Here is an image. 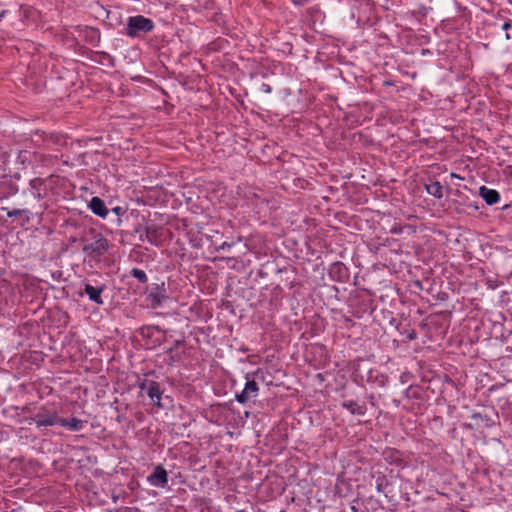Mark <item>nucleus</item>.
I'll return each instance as SVG.
<instances>
[{
    "label": "nucleus",
    "mask_w": 512,
    "mask_h": 512,
    "mask_svg": "<svg viewBox=\"0 0 512 512\" xmlns=\"http://www.w3.org/2000/svg\"><path fill=\"white\" fill-rule=\"evenodd\" d=\"M61 417L56 411H49L47 409H41L35 415L26 419L30 424L35 423L38 429L42 427L55 426L60 424Z\"/></svg>",
    "instance_id": "7ed1b4c3"
},
{
    "label": "nucleus",
    "mask_w": 512,
    "mask_h": 512,
    "mask_svg": "<svg viewBox=\"0 0 512 512\" xmlns=\"http://www.w3.org/2000/svg\"><path fill=\"white\" fill-rule=\"evenodd\" d=\"M112 212H114L118 216L116 222L117 226H120L122 222L120 217L125 213V210L120 206H116L112 209Z\"/></svg>",
    "instance_id": "6ab92c4d"
},
{
    "label": "nucleus",
    "mask_w": 512,
    "mask_h": 512,
    "mask_svg": "<svg viewBox=\"0 0 512 512\" xmlns=\"http://www.w3.org/2000/svg\"><path fill=\"white\" fill-rule=\"evenodd\" d=\"M117 499H118V497H116V496H115V497H113V501H114V502H116V501H117Z\"/></svg>",
    "instance_id": "2f4dec72"
},
{
    "label": "nucleus",
    "mask_w": 512,
    "mask_h": 512,
    "mask_svg": "<svg viewBox=\"0 0 512 512\" xmlns=\"http://www.w3.org/2000/svg\"><path fill=\"white\" fill-rule=\"evenodd\" d=\"M342 406L354 415H363L365 413L364 405L354 400H345Z\"/></svg>",
    "instance_id": "4468645a"
},
{
    "label": "nucleus",
    "mask_w": 512,
    "mask_h": 512,
    "mask_svg": "<svg viewBox=\"0 0 512 512\" xmlns=\"http://www.w3.org/2000/svg\"><path fill=\"white\" fill-rule=\"evenodd\" d=\"M45 180L39 177L29 181V192L37 200L41 201L45 197Z\"/></svg>",
    "instance_id": "1a4fd4ad"
},
{
    "label": "nucleus",
    "mask_w": 512,
    "mask_h": 512,
    "mask_svg": "<svg viewBox=\"0 0 512 512\" xmlns=\"http://www.w3.org/2000/svg\"><path fill=\"white\" fill-rule=\"evenodd\" d=\"M236 512H247V511H245V510H238V511H236Z\"/></svg>",
    "instance_id": "473e14b6"
},
{
    "label": "nucleus",
    "mask_w": 512,
    "mask_h": 512,
    "mask_svg": "<svg viewBox=\"0 0 512 512\" xmlns=\"http://www.w3.org/2000/svg\"><path fill=\"white\" fill-rule=\"evenodd\" d=\"M105 289V285L95 287L89 283H86L84 287V292L88 296L90 301L94 302L97 305H103L104 301L102 298V293L104 292Z\"/></svg>",
    "instance_id": "9d476101"
},
{
    "label": "nucleus",
    "mask_w": 512,
    "mask_h": 512,
    "mask_svg": "<svg viewBox=\"0 0 512 512\" xmlns=\"http://www.w3.org/2000/svg\"><path fill=\"white\" fill-rule=\"evenodd\" d=\"M390 323H391V324H394V323H396V320H395V319H392V320L390 321Z\"/></svg>",
    "instance_id": "7c9ffc66"
},
{
    "label": "nucleus",
    "mask_w": 512,
    "mask_h": 512,
    "mask_svg": "<svg viewBox=\"0 0 512 512\" xmlns=\"http://www.w3.org/2000/svg\"><path fill=\"white\" fill-rule=\"evenodd\" d=\"M246 383L243 390L240 393H236L235 399L240 404H246L250 399L256 398L259 392V386L254 379L249 378V374H246Z\"/></svg>",
    "instance_id": "39448f33"
},
{
    "label": "nucleus",
    "mask_w": 512,
    "mask_h": 512,
    "mask_svg": "<svg viewBox=\"0 0 512 512\" xmlns=\"http://www.w3.org/2000/svg\"><path fill=\"white\" fill-rule=\"evenodd\" d=\"M376 483H377V489H378V491H381L382 484H381V483H379V479H377Z\"/></svg>",
    "instance_id": "cd10ccee"
},
{
    "label": "nucleus",
    "mask_w": 512,
    "mask_h": 512,
    "mask_svg": "<svg viewBox=\"0 0 512 512\" xmlns=\"http://www.w3.org/2000/svg\"><path fill=\"white\" fill-rule=\"evenodd\" d=\"M233 246V243H229V242H223L218 248L217 250L220 251V250H227V249H230L231 247Z\"/></svg>",
    "instance_id": "5701e85b"
},
{
    "label": "nucleus",
    "mask_w": 512,
    "mask_h": 512,
    "mask_svg": "<svg viewBox=\"0 0 512 512\" xmlns=\"http://www.w3.org/2000/svg\"><path fill=\"white\" fill-rule=\"evenodd\" d=\"M168 298L164 282L153 283L147 293V300L154 309L161 307Z\"/></svg>",
    "instance_id": "20e7f679"
},
{
    "label": "nucleus",
    "mask_w": 512,
    "mask_h": 512,
    "mask_svg": "<svg viewBox=\"0 0 512 512\" xmlns=\"http://www.w3.org/2000/svg\"><path fill=\"white\" fill-rule=\"evenodd\" d=\"M8 11L7 10H1L0 11V21L7 15Z\"/></svg>",
    "instance_id": "a878e982"
},
{
    "label": "nucleus",
    "mask_w": 512,
    "mask_h": 512,
    "mask_svg": "<svg viewBox=\"0 0 512 512\" xmlns=\"http://www.w3.org/2000/svg\"><path fill=\"white\" fill-rule=\"evenodd\" d=\"M385 453H386V462L388 461V458H391L390 463H397L398 457L394 458V456H393L394 455V451L386 449Z\"/></svg>",
    "instance_id": "aec40b11"
},
{
    "label": "nucleus",
    "mask_w": 512,
    "mask_h": 512,
    "mask_svg": "<svg viewBox=\"0 0 512 512\" xmlns=\"http://www.w3.org/2000/svg\"><path fill=\"white\" fill-rule=\"evenodd\" d=\"M154 382L155 381L153 380L143 379L139 382L138 387L141 391L147 392L149 390V386H151Z\"/></svg>",
    "instance_id": "a211bd4d"
},
{
    "label": "nucleus",
    "mask_w": 512,
    "mask_h": 512,
    "mask_svg": "<svg viewBox=\"0 0 512 512\" xmlns=\"http://www.w3.org/2000/svg\"><path fill=\"white\" fill-rule=\"evenodd\" d=\"M162 228L157 224H148L145 227V234L140 236L141 241H147L151 245L159 246L161 244Z\"/></svg>",
    "instance_id": "0eeeda50"
},
{
    "label": "nucleus",
    "mask_w": 512,
    "mask_h": 512,
    "mask_svg": "<svg viewBox=\"0 0 512 512\" xmlns=\"http://www.w3.org/2000/svg\"><path fill=\"white\" fill-rule=\"evenodd\" d=\"M501 29L506 31V33L509 32L510 30H512V23H511V21L510 20L509 21H505L502 24Z\"/></svg>",
    "instance_id": "4be33fe9"
},
{
    "label": "nucleus",
    "mask_w": 512,
    "mask_h": 512,
    "mask_svg": "<svg viewBox=\"0 0 512 512\" xmlns=\"http://www.w3.org/2000/svg\"><path fill=\"white\" fill-rule=\"evenodd\" d=\"M389 473H390V477H391V478H392V477H394V475H393V470H390V472H389Z\"/></svg>",
    "instance_id": "c85d7f7f"
},
{
    "label": "nucleus",
    "mask_w": 512,
    "mask_h": 512,
    "mask_svg": "<svg viewBox=\"0 0 512 512\" xmlns=\"http://www.w3.org/2000/svg\"><path fill=\"white\" fill-rule=\"evenodd\" d=\"M425 189L429 195L434 196L437 199H441L443 197L444 188L438 181L425 185Z\"/></svg>",
    "instance_id": "2eb2a0df"
},
{
    "label": "nucleus",
    "mask_w": 512,
    "mask_h": 512,
    "mask_svg": "<svg viewBox=\"0 0 512 512\" xmlns=\"http://www.w3.org/2000/svg\"><path fill=\"white\" fill-rule=\"evenodd\" d=\"M86 423L87 421L76 417H72L71 419L61 418L59 426L66 427L71 431H80L85 427Z\"/></svg>",
    "instance_id": "ddd939ff"
},
{
    "label": "nucleus",
    "mask_w": 512,
    "mask_h": 512,
    "mask_svg": "<svg viewBox=\"0 0 512 512\" xmlns=\"http://www.w3.org/2000/svg\"><path fill=\"white\" fill-rule=\"evenodd\" d=\"M172 351H173V349H172V348H169V349L167 350V353H172Z\"/></svg>",
    "instance_id": "c756f323"
},
{
    "label": "nucleus",
    "mask_w": 512,
    "mask_h": 512,
    "mask_svg": "<svg viewBox=\"0 0 512 512\" xmlns=\"http://www.w3.org/2000/svg\"><path fill=\"white\" fill-rule=\"evenodd\" d=\"M479 194L488 205H494L500 200L499 192L494 189L487 188L486 186L480 187Z\"/></svg>",
    "instance_id": "f8f14e48"
},
{
    "label": "nucleus",
    "mask_w": 512,
    "mask_h": 512,
    "mask_svg": "<svg viewBox=\"0 0 512 512\" xmlns=\"http://www.w3.org/2000/svg\"><path fill=\"white\" fill-rule=\"evenodd\" d=\"M291 1H292V3H293L294 5H298V6H300V5H304V4H306L309 0H291Z\"/></svg>",
    "instance_id": "b1692460"
},
{
    "label": "nucleus",
    "mask_w": 512,
    "mask_h": 512,
    "mask_svg": "<svg viewBox=\"0 0 512 512\" xmlns=\"http://www.w3.org/2000/svg\"><path fill=\"white\" fill-rule=\"evenodd\" d=\"M88 207L93 214L102 219H105L109 214V210L105 202L100 197H92L89 201Z\"/></svg>",
    "instance_id": "6e6552de"
},
{
    "label": "nucleus",
    "mask_w": 512,
    "mask_h": 512,
    "mask_svg": "<svg viewBox=\"0 0 512 512\" xmlns=\"http://www.w3.org/2000/svg\"><path fill=\"white\" fill-rule=\"evenodd\" d=\"M260 91L266 94H270L272 92V88L267 83H262L260 86Z\"/></svg>",
    "instance_id": "412c9836"
},
{
    "label": "nucleus",
    "mask_w": 512,
    "mask_h": 512,
    "mask_svg": "<svg viewBox=\"0 0 512 512\" xmlns=\"http://www.w3.org/2000/svg\"><path fill=\"white\" fill-rule=\"evenodd\" d=\"M155 24L152 19L143 15L129 16L125 26V34L130 38H141L152 32Z\"/></svg>",
    "instance_id": "f03ea898"
},
{
    "label": "nucleus",
    "mask_w": 512,
    "mask_h": 512,
    "mask_svg": "<svg viewBox=\"0 0 512 512\" xmlns=\"http://www.w3.org/2000/svg\"><path fill=\"white\" fill-rule=\"evenodd\" d=\"M506 39L507 40H512V30H510L509 32L506 33L505 35Z\"/></svg>",
    "instance_id": "bb28decb"
},
{
    "label": "nucleus",
    "mask_w": 512,
    "mask_h": 512,
    "mask_svg": "<svg viewBox=\"0 0 512 512\" xmlns=\"http://www.w3.org/2000/svg\"><path fill=\"white\" fill-rule=\"evenodd\" d=\"M407 338H408L409 340H413V339H415V338H416V332H415L414 330H412V331L408 332V333H407Z\"/></svg>",
    "instance_id": "393cba45"
},
{
    "label": "nucleus",
    "mask_w": 512,
    "mask_h": 512,
    "mask_svg": "<svg viewBox=\"0 0 512 512\" xmlns=\"http://www.w3.org/2000/svg\"><path fill=\"white\" fill-rule=\"evenodd\" d=\"M82 252L85 258L100 262L109 249L108 239L95 229H90L81 238Z\"/></svg>",
    "instance_id": "f257e3e1"
},
{
    "label": "nucleus",
    "mask_w": 512,
    "mask_h": 512,
    "mask_svg": "<svg viewBox=\"0 0 512 512\" xmlns=\"http://www.w3.org/2000/svg\"><path fill=\"white\" fill-rule=\"evenodd\" d=\"M1 209L5 210L7 212V216L9 218H14V217L20 216L22 214H29L30 213V211L27 210V209H13V210H9L6 207H2Z\"/></svg>",
    "instance_id": "f3484780"
},
{
    "label": "nucleus",
    "mask_w": 512,
    "mask_h": 512,
    "mask_svg": "<svg viewBox=\"0 0 512 512\" xmlns=\"http://www.w3.org/2000/svg\"><path fill=\"white\" fill-rule=\"evenodd\" d=\"M147 482L153 487L164 488L168 484V473L162 465H157L147 477Z\"/></svg>",
    "instance_id": "423d86ee"
},
{
    "label": "nucleus",
    "mask_w": 512,
    "mask_h": 512,
    "mask_svg": "<svg viewBox=\"0 0 512 512\" xmlns=\"http://www.w3.org/2000/svg\"><path fill=\"white\" fill-rule=\"evenodd\" d=\"M131 275H132L134 278H136L139 282H141V283H143V284H144V283H147V281H148V277H147V275H146L145 271H144V270H142V269H139V268H133V269L131 270Z\"/></svg>",
    "instance_id": "dca6fc26"
},
{
    "label": "nucleus",
    "mask_w": 512,
    "mask_h": 512,
    "mask_svg": "<svg viewBox=\"0 0 512 512\" xmlns=\"http://www.w3.org/2000/svg\"><path fill=\"white\" fill-rule=\"evenodd\" d=\"M146 393L153 405H155L159 409L163 408L161 399L164 390L161 388V385L158 382L155 381L151 386H149V390Z\"/></svg>",
    "instance_id": "9b49d317"
}]
</instances>
